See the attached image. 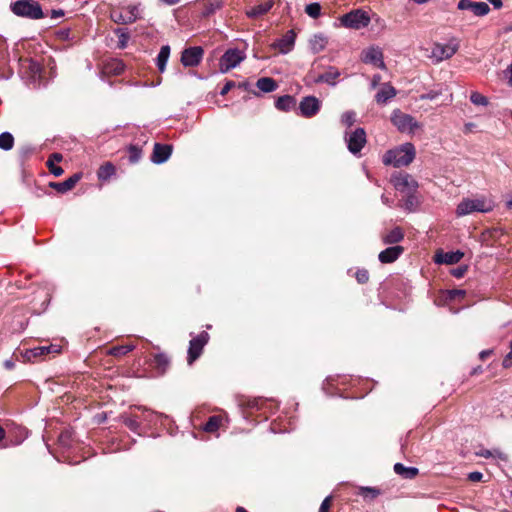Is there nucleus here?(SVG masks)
Instances as JSON below:
<instances>
[{"instance_id": "nucleus-1", "label": "nucleus", "mask_w": 512, "mask_h": 512, "mask_svg": "<svg viewBox=\"0 0 512 512\" xmlns=\"http://www.w3.org/2000/svg\"><path fill=\"white\" fill-rule=\"evenodd\" d=\"M416 150L412 143H404L393 149L386 151L382 157V162L385 165L393 167L408 166L415 158Z\"/></svg>"}, {"instance_id": "nucleus-2", "label": "nucleus", "mask_w": 512, "mask_h": 512, "mask_svg": "<svg viewBox=\"0 0 512 512\" xmlns=\"http://www.w3.org/2000/svg\"><path fill=\"white\" fill-rule=\"evenodd\" d=\"M494 208V203L487 197L464 198L456 208L457 216H465L473 212L488 213Z\"/></svg>"}, {"instance_id": "nucleus-3", "label": "nucleus", "mask_w": 512, "mask_h": 512, "mask_svg": "<svg viewBox=\"0 0 512 512\" xmlns=\"http://www.w3.org/2000/svg\"><path fill=\"white\" fill-rule=\"evenodd\" d=\"M11 11L20 17L41 19L44 17L41 6L34 0H18L11 3Z\"/></svg>"}, {"instance_id": "nucleus-4", "label": "nucleus", "mask_w": 512, "mask_h": 512, "mask_svg": "<svg viewBox=\"0 0 512 512\" xmlns=\"http://www.w3.org/2000/svg\"><path fill=\"white\" fill-rule=\"evenodd\" d=\"M391 122L401 133L414 134L422 128V125L413 116L399 109L392 112Z\"/></svg>"}, {"instance_id": "nucleus-5", "label": "nucleus", "mask_w": 512, "mask_h": 512, "mask_svg": "<svg viewBox=\"0 0 512 512\" xmlns=\"http://www.w3.org/2000/svg\"><path fill=\"white\" fill-rule=\"evenodd\" d=\"M460 47V41L457 38H451L446 44L435 43L431 49L430 58L433 62L439 63L450 59L456 54Z\"/></svg>"}, {"instance_id": "nucleus-6", "label": "nucleus", "mask_w": 512, "mask_h": 512, "mask_svg": "<svg viewBox=\"0 0 512 512\" xmlns=\"http://www.w3.org/2000/svg\"><path fill=\"white\" fill-rule=\"evenodd\" d=\"M340 22L341 25L346 28L359 30L369 25L370 17L365 11L361 9H356L344 14L340 18Z\"/></svg>"}, {"instance_id": "nucleus-7", "label": "nucleus", "mask_w": 512, "mask_h": 512, "mask_svg": "<svg viewBox=\"0 0 512 512\" xmlns=\"http://www.w3.org/2000/svg\"><path fill=\"white\" fill-rule=\"evenodd\" d=\"M141 17L140 5H129L123 7L121 10H113L111 12V19L115 23L127 24L133 23Z\"/></svg>"}, {"instance_id": "nucleus-8", "label": "nucleus", "mask_w": 512, "mask_h": 512, "mask_svg": "<svg viewBox=\"0 0 512 512\" xmlns=\"http://www.w3.org/2000/svg\"><path fill=\"white\" fill-rule=\"evenodd\" d=\"M246 55L244 51L239 49H228L220 59L219 67L222 73H226L231 69L238 66L244 59Z\"/></svg>"}, {"instance_id": "nucleus-9", "label": "nucleus", "mask_w": 512, "mask_h": 512, "mask_svg": "<svg viewBox=\"0 0 512 512\" xmlns=\"http://www.w3.org/2000/svg\"><path fill=\"white\" fill-rule=\"evenodd\" d=\"M208 340L209 334L205 331L190 340L187 358L189 365H192V363L200 357L204 346L208 343Z\"/></svg>"}, {"instance_id": "nucleus-10", "label": "nucleus", "mask_w": 512, "mask_h": 512, "mask_svg": "<svg viewBox=\"0 0 512 512\" xmlns=\"http://www.w3.org/2000/svg\"><path fill=\"white\" fill-rule=\"evenodd\" d=\"M361 60L366 64L373 65L380 69L386 68L383 59V52L377 46H371L364 49L361 53Z\"/></svg>"}, {"instance_id": "nucleus-11", "label": "nucleus", "mask_w": 512, "mask_h": 512, "mask_svg": "<svg viewBox=\"0 0 512 512\" xmlns=\"http://www.w3.org/2000/svg\"><path fill=\"white\" fill-rule=\"evenodd\" d=\"M346 141L348 149L351 153H359L366 143V133L364 129L357 128L355 131L346 136Z\"/></svg>"}, {"instance_id": "nucleus-12", "label": "nucleus", "mask_w": 512, "mask_h": 512, "mask_svg": "<svg viewBox=\"0 0 512 512\" xmlns=\"http://www.w3.org/2000/svg\"><path fill=\"white\" fill-rule=\"evenodd\" d=\"M321 107V102L314 96L304 97L300 104L299 109L302 116L310 118L318 113Z\"/></svg>"}, {"instance_id": "nucleus-13", "label": "nucleus", "mask_w": 512, "mask_h": 512, "mask_svg": "<svg viewBox=\"0 0 512 512\" xmlns=\"http://www.w3.org/2000/svg\"><path fill=\"white\" fill-rule=\"evenodd\" d=\"M395 188L403 193L411 194L417 188V182L408 174H400L393 178Z\"/></svg>"}, {"instance_id": "nucleus-14", "label": "nucleus", "mask_w": 512, "mask_h": 512, "mask_svg": "<svg viewBox=\"0 0 512 512\" xmlns=\"http://www.w3.org/2000/svg\"><path fill=\"white\" fill-rule=\"evenodd\" d=\"M203 57V49L201 47H190L182 52L181 62L184 66L193 67L200 63Z\"/></svg>"}, {"instance_id": "nucleus-15", "label": "nucleus", "mask_w": 512, "mask_h": 512, "mask_svg": "<svg viewBox=\"0 0 512 512\" xmlns=\"http://www.w3.org/2000/svg\"><path fill=\"white\" fill-rule=\"evenodd\" d=\"M460 10H470L476 16H485L489 13L490 7L485 2H472L470 0H460L457 5Z\"/></svg>"}, {"instance_id": "nucleus-16", "label": "nucleus", "mask_w": 512, "mask_h": 512, "mask_svg": "<svg viewBox=\"0 0 512 512\" xmlns=\"http://www.w3.org/2000/svg\"><path fill=\"white\" fill-rule=\"evenodd\" d=\"M59 352H60V348L57 345L38 346V347H34L32 349L26 350L25 353L23 354V357L27 361H33L34 359H36L38 357H41V356H44V355H47L50 353L56 354Z\"/></svg>"}, {"instance_id": "nucleus-17", "label": "nucleus", "mask_w": 512, "mask_h": 512, "mask_svg": "<svg viewBox=\"0 0 512 512\" xmlns=\"http://www.w3.org/2000/svg\"><path fill=\"white\" fill-rule=\"evenodd\" d=\"M296 34L293 30H289L279 39L273 46L282 54L289 53L295 45Z\"/></svg>"}, {"instance_id": "nucleus-18", "label": "nucleus", "mask_w": 512, "mask_h": 512, "mask_svg": "<svg viewBox=\"0 0 512 512\" xmlns=\"http://www.w3.org/2000/svg\"><path fill=\"white\" fill-rule=\"evenodd\" d=\"M404 252V248L399 245L391 246L381 251L378 259L381 263L388 264L395 262Z\"/></svg>"}, {"instance_id": "nucleus-19", "label": "nucleus", "mask_w": 512, "mask_h": 512, "mask_svg": "<svg viewBox=\"0 0 512 512\" xmlns=\"http://www.w3.org/2000/svg\"><path fill=\"white\" fill-rule=\"evenodd\" d=\"M464 256V253L461 251H452V252H439L435 255V262L437 264H447L453 265L458 263Z\"/></svg>"}, {"instance_id": "nucleus-20", "label": "nucleus", "mask_w": 512, "mask_h": 512, "mask_svg": "<svg viewBox=\"0 0 512 512\" xmlns=\"http://www.w3.org/2000/svg\"><path fill=\"white\" fill-rule=\"evenodd\" d=\"M172 153V148L169 145H162L156 143L154 145L152 161L156 164H161L167 161Z\"/></svg>"}, {"instance_id": "nucleus-21", "label": "nucleus", "mask_w": 512, "mask_h": 512, "mask_svg": "<svg viewBox=\"0 0 512 512\" xmlns=\"http://www.w3.org/2000/svg\"><path fill=\"white\" fill-rule=\"evenodd\" d=\"M80 179V174H74L63 182H51L50 187L63 194L73 189Z\"/></svg>"}, {"instance_id": "nucleus-22", "label": "nucleus", "mask_w": 512, "mask_h": 512, "mask_svg": "<svg viewBox=\"0 0 512 512\" xmlns=\"http://www.w3.org/2000/svg\"><path fill=\"white\" fill-rule=\"evenodd\" d=\"M396 89L390 83H384L375 96L378 104H385L396 96Z\"/></svg>"}, {"instance_id": "nucleus-23", "label": "nucleus", "mask_w": 512, "mask_h": 512, "mask_svg": "<svg viewBox=\"0 0 512 512\" xmlns=\"http://www.w3.org/2000/svg\"><path fill=\"white\" fill-rule=\"evenodd\" d=\"M340 75L341 73L337 68L330 66L323 74L317 77L316 82L335 86Z\"/></svg>"}, {"instance_id": "nucleus-24", "label": "nucleus", "mask_w": 512, "mask_h": 512, "mask_svg": "<svg viewBox=\"0 0 512 512\" xmlns=\"http://www.w3.org/2000/svg\"><path fill=\"white\" fill-rule=\"evenodd\" d=\"M274 5V0H265L263 3L257 4L250 8L246 14L250 18H255L267 13Z\"/></svg>"}, {"instance_id": "nucleus-25", "label": "nucleus", "mask_w": 512, "mask_h": 512, "mask_svg": "<svg viewBox=\"0 0 512 512\" xmlns=\"http://www.w3.org/2000/svg\"><path fill=\"white\" fill-rule=\"evenodd\" d=\"M327 37L323 34H315L309 40L310 49L314 54L323 51L327 46Z\"/></svg>"}, {"instance_id": "nucleus-26", "label": "nucleus", "mask_w": 512, "mask_h": 512, "mask_svg": "<svg viewBox=\"0 0 512 512\" xmlns=\"http://www.w3.org/2000/svg\"><path fill=\"white\" fill-rule=\"evenodd\" d=\"M403 238L404 233L400 227H395L382 235V241L384 244H396L402 241Z\"/></svg>"}, {"instance_id": "nucleus-27", "label": "nucleus", "mask_w": 512, "mask_h": 512, "mask_svg": "<svg viewBox=\"0 0 512 512\" xmlns=\"http://www.w3.org/2000/svg\"><path fill=\"white\" fill-rule=\"evenodd\" d=\"M62 155L59 154V153H53L48 161H47V166L50 170V172L58 177V176H61L64 172V170L60 167V166H57L55 162H60L62 160Z\"/></svg>"}, {"instance_id": "nucleus-28", "label": "nucleus", "mask_w": 512, "mask_h": 512, "mask_svg": "<svg viewBox=\"0 0 512 512\" xmlns=\"http://www.w3.org/2000/svg\"><path fill=\"white\" fill-rule=\"evenodd\" d=\"M394 471L396 474L407 478L412 479L418 474V469L415 467H406L401 463H396L394 465Z\"/></svg>"}, {"instance_id": "nucleus-29", "label": "nucleus", "mask_w": 512, "mask_h": 512, "mask_svg": "<svg viewBox=\"0 0 512 512\" xmlns=\"http://www.w3.org/2000/svg\"><path fill=\"white\" fill-rule=\"evenodd\" d=\"M256 86L265 93L273 92L277 88V83L270 77H263L258 79Z\"/></svg>"}, {"instance_id": "nucleus-30", "label": "nucleus", "mask_w": 512, "mask_h": 512, "mask_svg": "<svg viewBox=\"0 0 512 512\" xmlns=\"http://www.w3.org/2000/svg\"><path fill=\"white\" fill-rule=\"evenodd\" d=\"M22 69H28L30 71V76L32 79H36L40 76L41 66L39 63L31 60L25 59L21 63Z\"/></svg>"}, {"instance_id": "nucleus-31", "label": "nucleus", "mask_w": 512, "mask_h": 512, "mask_svg": "<svg viewBox=\"0 0 512 512\" xmlns=\"http://www.w3.org/2000/svg\"><path fill=\"white\" fill-rule=\"evenodd\" d=\"M275 105L278 110L289 111L291 108L294 107L295 99L290 95H284L277 99Z\"/></svg>"}, {"instance_id": "nucleus-32", "label": "nucleus", "mask_w": 512, "mask_h": 512, "mask_svg": "<svg viewBox=\"0 0 512 512\" xmlns=\"http://www.w3.org/2000/svg\"><path fill=\"white\" fill-rule=\"evenodd\" d=\"M170 55V47L162 46L157 56V66L160 72H164Z\"/></svg>"}, {"instance_id": "nucleus-33", "label": "nucleus", "mask_w": 512, "mask_h": 512, "mask_svg": "<svg viewBox=\"0 0 512 512\" xmlns=\"http://www.w3.org/2000/svg\"><path fill=\"white\" fill-rule=\"evenodd\" d=\"M222 423V417L218 415L211 416L206 424L204 425V431L208 433H213L218 430Z\"/></svg>"}, {"instance_id": "nucleus-34", "label": "nucleus", "mask_w": 512, "mask_h": 512, "mask_svg": "<svg viewBox=\"0 0 512 512\" xmlns=\"http://www.w3.org/2000/svg\"><path fill=\"white\" fill-rule=\"evenodd\" d=\"M115 173V167L111 163L103 164L98 172L97 176L100 180H107Z\"/></svg>"}, {"instance_id": "nucleus-35", "label": "nucleus", "mask_w": 512, "mask_h": 512, "mask_svg": "<svg viewBox=\"0 0 512 512\" xmlns=\"http://www.w3.org/2000/svg\"><path fill=\"white\" fill-rule=\"evenodd\" d=\"M14 137L9 132H3L0 134V149L8 151L13 148Z\"/></svg>"}, {"instance_id": "nucleus-36", "label": "nucleus", "mask_w": 512, "mask_h": 512, "mask_svg": "<svg viewBox=\"0 0 512 512\" xmlns=\"http://www.w3.org/2000/svg\"><path fill=\"white\" fill-rule=\"evenodd\" d=\"M470 101L476 106H487L489 104L488 98L477 91L470 94Z\"/></svg>"}, {"instance_id": "nucleus-37", "label": "nucleus", "mask_w": 512, "mask_h": 512, "mask_svg": "<svg viewBox=\"0 0 512 512\" xmlns=\"http://www.w3.org/2000/svg\"><path fill=\"white\" fill-rule=\"evenodd\" d=\"M356 121V113L354 111H346L341 116V123L347 127H351Z\"/></svg>"}, {"instance_id": "nucleus-38", "label": "nucleus", "mask_w": 512, "mask_h": 512, "mask_svg": "<svg viewBox=\"0 0 512 512\" xmlns=\"http://www.w3.org/2000/svg\"><path fill=\"white\" fill-rule=\"evenodd\" d=\"M305 12L312 18H317L321 12V6L318 3H310L305 7Z\"/></svg>"}, {"instance_id": "nucleus-39", "label": "nucleus", "mask_w": 512, "mask_h": 512, "mask_svg": "<svg viewBox=\"0 0 512 512\" xmlns=\"http://www.w3.org/2000/svg\"><path fill=\"white\" fill-rule=\"evenodd\" d=\"M134 349L133 345H123V346H117L113 347L110 350V354L114 356H122L127 354L128 352L132 351Z\"/></svg>"}, {"instance_id": "nucleus-40", "label": "nucleus", "mask_w": 512, "mask_h": 512, "mask_svg": "<svg viewBox=\"0 0 512 512\" xmlns=\"http://www.w3.org/2000/svg\"><path fill=\"white\" fill-rule=\"evenodd\" d=\"M220 3L218 1L215 2H209L204 3V9L202 11L203 16H209L210 14L214 13L217 9H219Z\"/></svg>"}, {"instance_id": "nucleus-41", "label": "nucleus", "mask_w": 512, "mask_h": 512, "mask_svg": "<svg viewBox=\"0 0 512 512\" xmlns=\"http://www.w3.org/2000/svg\"><path fill=\"white\" fill-rule=\"evenodd\" d=\"M154 362L157 365V367L159 369H161L162 371H164L169 364V360H168L167 356L164 354L155 355Z\"/></svg>"}, {"instance_id": "nucleus-42", "label": "nucleus", "mask_w": 512, "mask_h": 512, "mask_svg": "<svg viewBox=\"0 0 512 512\" xmlns=\"http://www.w3.org/2000/svg\"><path fill=\"white\" fill-rule=\"evenodd\" d=\"M359 494L365 498L369 497L373 499L379 495V491L371 487H361L359 490Z\"/></svg>"}, {"instance_id": "nucleus-43", "label": "nucleus", "mask_w": 512, "mask_h": 512, "mask_svg": "<svg viewBox=\"0 0 512 512\" xmlns=\"http://www.w3.org/2000/svg\"><path fill=\"white\" fill-rule=\"evenodd\" d=\"M110 65L111 68L109 71L113 72L114 74H121L124 70V64L119 60H114Z\"/></svg>"}, {"instance_id": "nucleus-44", "label": "nucleus", "mask_w": 512, "mask_h": 512, "mask_svg": "<svg viewBox=\"0 0 512 512\" xmlns=\"http://www.w3.org/2000/svg\"><path fill=\"white\" fill-rule=\"evenodd\" d=\"M468 270L467 266H459L451 270V274L456 278H462Z\"/></svg>"}, {"instance_id": "nucleus-45", "label": "nucleus", "mask_w": 512, "mask_h": 512, "mask_svg": "<svg viewBox=\"0 0 512 512\" xmlns=\"http://www.w3.org/2000/svg\"><path fill=\"white\" fill-rule=\"evenodd\" d=\"M332 503V496H327L321 503L319 512H329Z\"/></svg>"}, {"instance_id": "nucleus-46", "label": "nucleus", "mask_w": 512, "mask_h": 512, "mask_svg": "<svg viewBox=\"0 0 512 512\" xmlns=\"http://www.w3.org/2000/svg\"><path fill=\"white\" fill-rule=\"evenodd\" d=\"M356 278L359 283H365L369 279V274L367 270H359L356 273Z\"/></svg>"}, {"instance_id": "nucleus-47", "label": "nucleus", "mask_w": 512, "mask_h": 512, "mask_svg": "<svg viewBox=\"0 0 512 512\" xmlns=\"http://www.w3.org/2000/svg\"><path fill=\"white\" fill-rule=\"evenodd\" d=\"M502 365L504 368H510L512 366V342L510 343V351L504 357Z\"/></svg>"}, {"instance_id": "nucleus-48", "label": "nucleus", "mask_w": 512, "mask_h": 512, "mask_svg": "<svg viewBox=\"0 0 512 512\" xmlns=\"http://www.w3.org/2000/svg\"><path fill=\"white\" fill-rule=\"evenodd\" d=\"M504 75H505V78H507V80H508L509 86L512 87V62L504 71Z\"/></svg>"}, {"instance_id": "nucleus-49", "label": "nucleus", "mask_w": 512, "mask_h": 512, "mask_svg": "<svg viewBox=\"0 0 512 512\" xmlns=\"http://www.w3.org/2000/svg\"><path fill=\"white\" fill-rule=\"evenodd\" d=\"M234 86L235 83L233 81L226 82L223 88L221 89L220 94L226 95Z\"/></svg>"}, {"instance_id": "nucleus-50", "label": "nucleus", "mask_w": 512, "mask_h": 512, "mask_svg": "<svg viewBox=\"0 0 512 512\" xmlns=\"http://www.w3.org/2000/svg\"><path fill=\"white\" fill-rule=\"evenodd\" d=\"M407 195H408V197L405 202V208L409 211H412L413 207H414L415 199L412 195H410V194H407Z\"/></svg>"}, {"instance_id": "nucleus-51", "label": "nucleus", "mask_w": 512, "mask_h": 512, "mask_svg": "<svg viewBox=\"0 0 512 512\" xmlns=\"http://www.w3.org/2000/svg\"><path fill=\"white\" fill-rule=\"evenodd\" d=\"M482 473L480 472H471L469 475H468V478L469 480H471L472 482H478V481H481L482 480Z\"/></svg>"}, {"instance_id": "nucleus-52", "label": "nucleus", "mask_w": 512, "mask_h": 512, "mask_svg": "<svg viewBox=\"0 0 512 512\" xmlns=\"http://www.w3.org/2000/svg\"><path fill=\"white\" fill-rule=\"evenodd\" d=\"M381 76L379 74H376L372 78L371 87L374 89L377 87V85L380 83Z\"/></svg>"}, {"instance_id": "nucleus-53", "label": "nucleus", "mask_w": 512, "mask_h": 512, "mask_svg": "<svg viewBox=\"0 0 512 512\" xmlns=\"http://www.w3.org/2000/svg\"><path fill=\"white\" fill-rule=\"evenodd\" d=\"M4 367L8 370H12L15 367V362L12 359H7L4 361Z\"/></svg>"}, {"instance_id": "nucleus-54", "label": "nucleus", "mask_w": 512, "mask_h": 512, "mask_svg": "<svg viewBox=\"0 0 512 512\" xmlns=\"http://www.w3.org/2000/svg\"><path fill=\"white\" fill-rule=\"evenodd\" d=\"M492 353H493V350H491V349L483 350L479 354L480 359L484 360L485 358L489 357Z\"/></svg>"}, {"instance_id": "nucleus-55", "label": "nucleus", "mask_w": 512, "mask_h": 512, "mask_svg": "<svg viewBox=\"0 0 512 512\" xmlns=\"http://www.w3.org/2000/svg\"><path fill=\"white\" fill-rule=\"evenodd\" d=\"M488 2L491 3L495 9H500L503 6L502 0H488Z\"/></svg>"}, {"instance_id": "nucleus-56", "label": "nucleus", "mask_w": 512, "mask_h": 512, "mask_svg": "<svg viewBox=\"0 0 512 512\" xmlns=\"http://www.w3.org/2000/svg\"><path fill=\"white\" fill-rule=\"evenodd\" d=\"M131 160L136 162L138 160V150L135 147L131 148Z\"/></svg>"}, {"instance_id": "nucleus-57", "label": "nucleus", "mask_w": 512, "mask_h": 512, "mask_svg": "<svg viewBox=\"0 0 512 512\" xmlns=\"http://www.w3.org/2000/svg\"><path fill=\"white\" fill-rule=\"evenodd\" d=\"M64 12L62 10H52V18L62 17Z\"/></svg>"}, {"instance_id": "nucleus-58", "label": "nucleus", "mask_w": 512, "mask_h": 512, "mask_svg": "<svg viewBox=\"0 0 512 512\" xmlns=\"http://www.w3.org/2000/svg\"><path fill=\"white\" fill-rule=\"evenodd\" d=\"M435 97H436V94H435V93H433V92H430V93H428V94H426V95H423L421 98H422V99H430V100H433Z\"/></svg>"}, {"instance_id": "nucleus-59", "label": "nucleus", "mask_w": 512, "mask_h": 512, "mask_svg": "<svg viewBox=\"0 0 512 512\" xmlns=\"http://www.w3.org/2000/svg\"><path fill=\"white\" fill-rule=\"evenodd\" d=\"M161 1L167 5H175L180 2V0H161Z\"/></svg>"}, {"instance_id": "nucleus-60", "label": "nucleus", "mask_w": 512, "mask_h": 512, "mask_svg": "<svg viewBox=\"0 0 512 512\" xmlns=\"http://www.w3.org/2000/svg\"><path fill=\"white\" fill-rule=\"evenodd\" d=\"M479 455H481L483 457H489V456H492L493 453L489 450H485V451L481 452Z\"/></svg>"}, {"instance_id": "nucleus-61", "label": "nucleus", "mask_w": 512, "mask_h": 512, "mask_svg": "<svg viewBox=\"0 0 512 512\" xmlns=\"http://www.w3.org/2000/svg\"><path fill=\"white\" fill-rule=\"evenodd\" d=\"M5 437V430L0 426V441Z\"/></svg>"}, {"instance_id": "nucleus-62", "label": "nucleus", "mask_w": 512, "mask_h": 512, "mask_svg": "<svg viewBox=\"0 0 512 512\" xmlns=\"http://www.w3.org/2000/svg\"><path fill=\"white\" fill-rule=\"evenodd\" d=\"M506 207L508 209H512V197L509 200L506 201Z\"/></svg>"}, {"instance_id": "nucleus-63", "label": "nucleus", "mask_w": 512, "mask_h": 512, "mask_svg": "<svg viewBox=\"0 0 512 512\" xmlns=\"http://www.w3.org/2000/svg\"><path fill=\"white\" fill-rule=\"evenodd\" d=\"M381 198H382V202H383L384 204L389 205V200H388V198H387L385 195H382V197H381Z\"/></svg>"}, {"instance_id": "nucleus-64", "label": "nucleus", "mask_w": 512, "mask_h": 512, "mask_svg": "<svg viewBox=\"0 0 512 512\" xmlns=\"http://www.w3.org/2000/svg\"><path fill=\"white\" fill-rule=\"evenodd\" d=\"M236 512H247L243 507H237Z\"/></svg>"}]
</instances>
